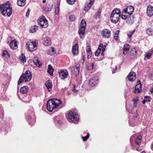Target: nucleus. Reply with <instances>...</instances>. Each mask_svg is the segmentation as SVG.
<instances>
[{
    "label": "nucleus",
    "mask_w": 153,
    "mask_h": 153,
    "mask_svg": "<svg viewBox=\"0 0 153 153\" xmlns=\"http://www.w3.org/2000/svg\"><path fill=\"white\" fill-rule=\"evenodd\" d=\"M62 102L60 99H49L47 103V108L48 110L50 112L53 111Z\"/></svg>",
    "instance_id": "nucleus-1"
},
{
    "label": "nucleus",
    "mask_w": 153,
    "mask_h": 153,
    "mask_svg": "<svg viewBox=\"0 0 153 153\" xmlns=\"http://www.w3.org/2000/svg\"><path fill=\"white\" fill-rule=\"evenodd\" d=\"M0 10L2 11V13L4 16L9 17L12 13V9L10 6L9 2L8 1L1 4Z\"/></svg>",
    "instance_id": "nucleus-2"
},
{
    "label": "nucleus",
    "mask_w": 153,
    "mask_h": 153,
    "mask_svg": "<svg viewBox=\"0 0 153 153\" xmlns=\"http://www.w3.org/2000/svg\"><path fill=\"white\" fill-rule=\"evenodd\" d=\"M34 114L33 112V109L32 107L30 108V110H28V111L25 113L26 118L29 124L31 126L34 124L35 123V119L32 118L31 117L32 115H33Z\"/></svg>",
    "instance_id": "nucleus-3"
},
{
    "label": "nucleus",
    "mask_w": 153,
    "mask_h": 153,
    "mask_svg": "<svg viewBox=\"0 0 153 153\" xmlns=\"http://www.w3.org/2000/svg\"><path fill=\"white\" fill-rule=\"evenodd\" d=\"M80 26V27L79 28L78 33L80 38L82 39L84 37L85 33V30L86 26V21L85 20L82 19L81 21Z\"/></svg>",
    "instance_id": "nucleus-4"
},
{
    "label": "nucleus",
    "mask_w": 153,
    "mask_h": 153,
    "mask_svg": "<svg viewBox=\"0 0 153 153\" xmlns=\"http://www.w3.org/2000/svg\"><path fill=\"white\" fill-rule=\"evenodd\" d=\"M68 117L72 121L75 122L78 121L79 119V116L75 111L74 110L70 111Z\"/></svg>",
    "instance_id": "nucleus-5"
},
{
    "label": "nucleus",
    "mask_w": 153,
    "mask_h": 153,
    "mask_svg": "<svg viewBox=\"0 0 153 153\" xmlns=\"http://www.w3.org/2000/svg\"><path fill=\"white\" fill-rule=\"evenodd\" d=\"M38 22L40 26L43 28L47 27L48 26V21L44 16L40 17L38 20Z\"/></svg>",
    "instance_id": "nucleus-6"
},
{
    "label": "nucleus",
    "mask_w": 153,
    "mask_h": 153,
    "mask_svg": "<svg viewBox=\"0 0 153 153\" xmlns=\"http://www.w3.org/2000/svg\"><path fill=\"white\" fill-rule=\"evenodd\" d=\"M114 11H112L111 16L110 20L111 22L116 24L118 21L120 17V15L117 13H116Z\"/></svg>",
    "instance_id": "nucleus-7"
},
{
    "label": "nucleus",
    "mask_w": 153,
    "mask_h": 153,
    "mask_svg": "<svg viewBox=\"0 0 153 153\" xmlns=\"http://www.w3.org/2000/svg\"><path fill=\"white\" fill-rule=\"evenodd\" d=\"M26 45L28 50L30 52L34 51L37 49V45L36 42H28L26 44Z\"/></svg>",
    "instance_id": "nucleus-8"
},
{
    "label": "nucleus",
    "mask_w": 153,
    "mask_h": 153,
    "mask_svg": "<svg viewBox=\"0 0 153 153\" xmlns=\"http://www.w3.org/2000/svg\"><path fill=\"white\" fill-rule=\"evenodd\" d=\"M134 10V7L133 6H129L123 10V14H126L127 13L129 15H131L133 12Z\"/></svg>",
    "instance_id": "nucleus-9"
},
{
    "label": "nucleus",
    "mask_w": 153,
    "mask_h": 153,
    "mask_svg": "<svg viewBox=\"0 0 153 153\" xmlns=\"http://www.w3.org/2000/svg\"><path fill=\"white\" fill-rule=\"evenodd\" d=\"M87 1L85 4L84 9L85 12L88 11L90 8L94 3V0H87Z\"/></svg>",
    "instance_id": "nucleus-10"
},
{
    "label": "nucleus",
    "mask_w": 153,
    "mask_h": 153,
    "mask_svg": "<svg viewBox=\"0 0 153 153\" xmlns=\"http://www.w3.org/2000/svg\"><path fill=\"white\" fill-rule=\"evenodd\" d=\"M102 34L103 37L105 38H108L111 35V32L107 29H105L102 30Z\"/></svg>",
    "instance_id": "nucleus-11"
},
{
    "label": "nucleus",
    "mask_w": 153,
    "mask_h": 153,
    "mask_svg": "<svg viewBox=\"0 0 153 153\" xmlns=\"http://www.w3.org/2000/svg\"><path fill=\"white\" fill-rule=\"evenodd\" d=\"M140 82V80H138L137 82L138 83L135 85L134 90V92L135 93H138L142 91V86Z\"/></svg>",
    "instance_id": "nucleus-12"
},
{
    "label": "nucleus",
    "mask_w": 153,
    "mask_h": 153,
    "mask_svg": "<svg viewBox=\"0 0 153 153\" xmlns=\"http://www.w3.org/2000/svg\"><path fill=\"white\" fill-rule=\"evenodd\" d=\"M137 53L136 49L135 48H133L129 52L128 56L131 59L134 58L136 56Z\"/></svg>",
    "instance_id": "nucleus-13"
},
{
    "label": "nucleus",
    "mask_w": 153,
    "mask_h": 153,
    "mask_svg": "<svg viewBox=\"0 0 153 153\" xmlns=\"http://www.w3.org/2000/svg\"><path fill=\"white\" fill-rule=\"evenodd\" d=\"M146 13L147 16L151 17L153 15V7L151 5H149L147 8Z\"/></svg>",
    "instance_id": "nucleus-14"
},
{
    "label": "nucleus",
    "mask_w": 153,
    "mask_h": 153,
    "mask_svg": "<svg viewBox=\"0 0 153 153\" xmlns=\"http://www.w3.org/2000/svg\"><path fill=\"white\" fill-rule=\"evenodd\" d=\"M43 44L46 46L50 45L51 44V39L48 37H45L43 41Z\"/></svg>",
    "instance_id": "nucleus-15"
},
{
    "label": "nucleus",
    "mask_w": 153,
    "mask_h": 153,
    "mask_svg": "<svg viewBox=\"0 0 153 153\" xmlns=\"http://www.w3.org/2000/svg\"><path fill=\"white\" fill-rule=\"evenodd\" d=\"M31 77H20L18 82V84L19 85L24 81L25 82L29 81L31 79Z\"/></svg>",
    "instance_id": "nucleus-16"
},
{
    "label": "nucleus",
    "mask_w": 153,
    "mask_h": 153,
    "mask_svg": "<svg viewBox=\"0 0 153 153\" xmlns=\"http://www.w3.org/2000/svg\"><path fill=\"white\" fill-rule=\"evenodd\" d=\"M97 82V79L96 77H91L89 80V84L91 86H93L96 85Z\"/></svg>",
    "instance_id": "nucleus-17"
},
{
    "label": "nucleus",
    "mask_w": 153,
    "mask_h": 153,
    "mask_svg": "<svg viewBox=\"0 0 153 153\" xmlns=\"http://www.w3.org/2000/svg\"><path fill=\"white\" fill-rule=\"evenodd\" d=\"M78 44L76 43L74 45L72 48V52L74 55H76L78 53Z\"/></svg>",
    "instance_id": "nucleus-18"
},
{
    "label": "nucleus",
    "mask_w": 153,
    "mask_h": 153,
    "mask_svg": "<svg viewBox=\"0 0 153 153\" xmlns=\"http://www.w3.org/2000/svg\"><path fill=\"white\" fill-rule=\"evenodd\" d=\"M45 85L47 88L48 91L50 92L51 90L52 87L51 81L50 80L47 81L45 83Z\"/></svg>",
    "instance_id": "nucleus-19"
},
{
    "label": "nucleus",
    "mask_w": 153,
    "mask_h": 153,
    "mask_svg": "<svg viewBox=\"0 0 153 153\" xmlns=\"http://www.w3.org/2000/svg\"><path fill=\"white\" fill-rule=\"evenodd\" d=\"M59 76H67L68 75V72L66 69L61 70L59 72Z\"/></svg>",
    "instance_id": "nucleus-20"
},
{
    "label": "nucleus",
    "mask_w": 153,
    "mask_h": 153,
    "mask_svg": "<svg viewBox=\"0 0 153 153\" xmlns=\"http://www.w3.org/2000/svg\"><path fill=\"white\" fill-rule=\"evenodd\" d=\"M48 67L47 72L50 76H52L53 74V69L51 65H48Z\"/></svg>",
    "instance_id": "nucleus-21"
},
{
    "label": "nucleus",
    "mask_w": 153,
    "mask_h": 153,
    "mask_svg": "<svg viewBox=\"0 0 153 153\" xmlns=\"http://www.w3.org/2000/svg\"><path fill=\"white\" fill-rule=\"evenodd\" d=\"M129 48V45L128 44L124 45L123 49V53L125 55L128 52Z\"/></svg>",
    "instance_id": "nucleus-22"
},
{
    "label": "nucleus",
    "mask_w": 153,
    "mask_h": 153,
    "mask_svg": "<svg viewBox=\"0 0 153 153\" xmlns=\"http://www.w3.org/2000/svg\"><path fill=\"white\" fill-rule=\"evenodd\" d=\"M153 53V50L149 51L148 53H147L145 55L144 59L145 60L147 59H149L151 57V56Z\"/></svg>",
    "instance_id": "nucleus-23"
},
{
    "label": "nucleus",
    "mask_w": 153,
    "mask_h": 153,
    "mask_svg": "<svg viewBox=\"0 0 153 153\" xmlns=\"http://www.w3.org/2000/svg\"><path fill=\"white\" fill-rule=\"evenodd\" d=\"M26 3V0H17V4L19 6H24L25 5Z\"/></svg>",
    "instance_id": "nucleus-24"
},
{
    "label": "nucleus",
    "mask_w": 153,
    "mask_h": 153,
    "mask_svg": "<svg viewBox=\"0 0 153 153\" xmlns=\"http://www.w3.org/2000/svg\"><path fill=\"white\" fill-rule=\"evenodd\" d=\"M10 48L12 49H16L17 47L16 42L13 40L10 42Z\"/></svg>",
    "instance_id": "nucleus-25"
},
{
    "label": "nucleus",
    "mask_w": 153,
    "mask_h": 153,
    "mask_svg": "<svg viewBox=\"0 0 153 153\" xmlns=\"http://www.w3.org/2000/svg\"><path fill=\"white\" fill-rule=\"evenodd\" d=\"M86 52L87 56V58L88 59L90 58L91 56V51L90 46H88L87 47Z\"/></svg>",
    "instance_id": "nucleus-26"
},
{
    "label": "nucleus",
    "mask_w": 153,
    "mask_h": 153,
    "mask_svg": "<svg viewBox=\"0 0 153 153\" xmlns=\"http://www.w3.org/2000/svg\"><path fill=\"white\" fill-rule=\"evenodd\" d=\"M142 139V137L140 136H138L135 140V143L137 145H139L140 144L141 140Z\"/></svg>",
    "instance_id": "nucleus-27"
},
{
    "label": "nucleus",
    "mask_w": 153,
    "mask_h": 153,
    "mask_svg": "<svg viewBox=\"0 0 153 153\" xmlns=\"http://www.w3.org/2000/svg\"><path fill=\"white\" fill-rule=\"evenodd\" d=\"M20 92L23 94L26 93L28 90V87L27 86H25L21 88Z\"/></svg>",
    "instance_id": "nucleus-28"
},
{
    "label": "nucleus",
    "mask_w": 153,
    "mask_h": 153,
    "mask_svg": "<svg viewBox=\"0 0 153 153\" xmlns=\"http://www.w3.org/2000/svg\"><path fill=\"white\" fill-rule=\"evenodd\" d=\"M31 74L30 71L29 70L25 71V73H23L21 76H31Z\"/></svg>",
    "instance_id": "nucleus-29"
},
{
    "label": "nucleus",
    "mask_w": 153,
    "mask_h": 153,
    "mask_svg": "<svg viewBox=\"0 0 153 153\" xmlns=\"http://www.w3.org/2000/svg\"><path fill=\"white\" fill-rule=\"evenodd\" d=\"M38 27L36 25L32 26L30 28V31L31 33H34L38 30Z\"/></svg>",
    "instance_id": "nucleus-30"
},
{
    "label": "nucleus",
    "mask_w": 153,
    "mask_h": 153,
    "mask_svg": "<svg viewBox=\"0 0 153 153\" xmlns=\"http://www.w3.org/2000/svg\"><path fill=\"white\" fill-rule=\"evenodd\" d=\"M119 33V31L116 30L114 32V38L116 40H118V35Z\"/></svg>",
    "instance_id": "nucleus-31"
},
{
    "label": "nucleus",
    "mask_w": 153,
    "mask_h": 153,
    "mask_svg": "<svg viewBox=\"0 0 153 153\" xmlns=\"http://www.w3.org/2000/svg\"><path fill=\"white\" fill-rule=\"evenodd\" d=\"M59 3H58L57 4V6L55 8V13L56 14L58 15L59 11Z\"/></svg>",
    "instance_id": "nucleus-32"
},
{
    "label": "nucleus",
    "mask_w": 153,
    "mask_h": 153,
    "mask_svg": "<svg viewBox=\"0 0 153 153\" xmlns=\"http://www.w3.org/2000/svg\"><path fill=\"white\" fill-rule=\"evenodd\" d=\"M20 59L21 61L24 63H25L26 62V58L25 55L23 54H22L21 56Z\"/></svg>",
    "instance_id": "nucleus-33"
},
{
    "label": "nucleus",
    "mask_w": 153,
    "mask_h": 153,
    "mask_svg": "<svg viewBox=\"0 0 153 153\" xmlns=\"http://www.w3.org/2000/svg\"><path fill=\"white\" fill-rule=\"evenodd\" d=\"M146 33L149 35L152 33V30L150 28H148L146 30Z\"/></svg>",
    "instance_id": "nucleus-34"
},
{
    "label": "nucleus",
    "mask_w": 153,
    "mask_h": 153,
    "mask_svg": "<svg viewBox=\"0 0 153 153\" xmlns=\"http://www.w3.org/2000/svg\"><path fill=\"white\" fill-rule=\"evenodd\" d=\"M129 124L132 126H134L135 125L137 124L136 123H135L134 120L132 122L130 119L129 120Z\"/></svg>",
    "instance_id": "nucleus-35"
},
{
    "label": "nucleus",
    "mask_w": 153,
    "mask_h": 153,
    "mask_svg": "<svg viewBox=\"0 0 153 153\" xmlns=\"http://www.w3.org/2000/svg\"><path fill=\"white\" fill-rule=\"evenodd\" d=\"M54 49L53 48H52L48 52V53L49 54L52 55L53 54V52L54 51Z\"/></svg>",
    "instance_id": "nucleus-36"
},
{
    "label": "nucleus",
    "mask_w": 153,
    "mask_h": 153,
    "mask_svg": "<svg viewBox=\"0 0 153 153\" xmlns=\"http://www.w3.org/2000/svg\"><path fill=\"white\" fill-rule=\"evenodd\" d=\"M90 136V134H88L85 137H82V138L84 141H85L87 140Z\"/></svg>",
    "instance_id": "nucleus-37"
},
{
    "label": "nucleus",
    "mask_w": 153,
    "mask_h": 153,
    "mask_svg": "<svg viewBox=\"0 0 153 153\" xmlns=\"http://www.w3.org/2000/svg\"><path fill=\"white\" fill-rule=\"evenodd\" d=\"M136 74L133 71H131L127 76H136Z\"/></svg>",
    "instance_id": "nucleus-38"
},
{
    "label": "nucleus",
    "mask_w": 153,
    "mask_h": 153,
    "mask_svg": "<svg viewBox=\"0 0 153 153\" xmlns=\"http://www.w3.org/2000/svg\"><path fill=\"white\" fill-rule=\"evenodd\" d=\"M2 55L3 56H5L6 55H7L8 57H10V54L8 53L7 51L6 50H4L3 51Z\"/></svg>",
    "instance_id": "nucleus-39"
},
{
    "label": "nucleus",
    "mask_w": 153,
    "mask_h": 153,
    "mask_svg": "<svg viewBox=\"0 0 153 153\" xmlns=\"http://www.w3.org/2000/svg\"><path fill=\"white\" fill-rule=\"evenodd\" d=\"M145 98L146 99L143 100L142 102V103L144 104H145V103L146 102H147V101H150V100L149 99L148 100H147V98H149V96H146L145 97Z\"/></svg>",
    "instance_id": "nucleus-40"
},
{
    "label": "nucleus",
    "mask_w": 153,
    "mask_h": 153,
    "mask_svg": "<svg viewBox=\"0 0 153 153\" xmlns=\"http://www.w3.org/2000/svg\"><path fill=\"white\" fill-rule=\"evenodd\" d=\"M67 2L69 4H73L75 2V0H66Z\"/></svg>",
    "instance_id": "nucleus-41"
},
{
    "label": "nucleus",
    "mask_w": 153,
    "mask_h": 153,
    "mask_svg": "<svg viewBox=\"0 0 153 153\" xmlns=\"http://www.w3.org/2000/svg\"><path fill=\"white\" fill-rule=\"evenodd\" d=\"M35 64L37 66L39 67L41 65V63H40V61L38 60H36L34 62Z\"/></svg>",
    "instance_id": "nucleus-42"
},
{
    "label": "nucleus",
    "mask_w": 153,
    "mask_h": 153,
    "mask_svg": "<svg viewBox=\"0 0 153 153\" xmlns=\"http://www.w3.org/2000/svg\"><path fill=\"white\" fill-rule=\"evenodd\" d=\"M69 19L71 21H74L75 19V17L74 15H71L69 17Z\"/></svg>",
    "instance_id": "nucleus-43"
},
{
    "label": "nucleus",
    "mask_w": 153,
    "mask_h": 153,
    "mask_svg": "<svg viewBox=\"0 0 153 153\" xmlns=\"http://www.w3.org/2000/svg\"><path fill=\"white\" fill-rule=\"evenodd\" d=\"M136 77H127V79L130 81L133 82L135 79Z\"/></svg>",
    "instance_id": "nucleus-44"
},
{
    "label": "nucleus",
    "mask_w": 153,
    "mask_h": 153,
    "mask_svg": "<svg viewBox=\"0 0 153 153\" xmlns=\"http://www.w3.org/2000/svg\"><path fill=\"white\" fill-rule=\"evenodd\" d=\"M102 11L100 9H99L98 11V13H97V15H96V16L95 18H99L101 12Z\"/></svg>",
    "instance_id": "nucleus-45"
},
{
    "label": "nucleus",
    "mask_w": 153,
    "mask_h": 153,
    "mask_svg": "<svg viewBox=\"0 0 153 153\" xmlns=\"http://www.w3.org/2000/svg\"><path fill=\"white\" fill-rule=\"evenodd\" d=\"M113 11H115V13L120 15L121 10L120 9L116 8Z\"/></svg>",
    "instance_id": "nucleus-46"
},
{
    "label": "nucleus",
    "mask_w": 153,
    "mask_h": 153,
    "mask_svg": "<svg viewBox=\"0 0 153 153\" xmlns=\"http://www.w3.org/2000/svg\"><path fill=\"white\" fill-rule=\"evenodd\" d=\"M58 117L56 116L55 117V121L57 122L58 124H60L62 123V121L60 120H57L56 119H57Z\"/></svg>",
    "instance_id": "nucleus-47"
},
{
    "label": "nucleus",
    "mask_w": 153,
    "mask_h": 153,
    "mask_svg": "<svg viewBox=\"0 0 153 153\" xmlns=\"http://www.w3.org/2000/svg\"><path fill=\"white\" fill-rule=\"evenodd\" d=\"M100 51H101L100 49H98L97 50V51L95 52V55L96 56H98L99 54Z\"/></svg>",
    "instance_id": "nucleus-48"
},
{
    "label": "nucleus",
    "mask_w": 153,
    "mask_h": 153,
    "mask_svg": "<svg viewBox=\"0 0 153 153\" xmlns=\"http://www.w3.org/2000/svg\"><path fill=\"white\" fill-rule=\"evenodd\" d=\"M121 17L122 19L124 20H126L127 18V16L124 15L123 14V12L122 13Z\"/></svg>",
    "instance_id": "nucleus-49"
},
{
    "label": "nucleus",
    "mask_w": 153,
    "mask_h": 153,
    "mask_svg": "<svg viewBox=\"0 0 153 153\" xmlns=\"http://www.w3.org/2000/svg\"><path fill=\"white\" fill-rule=\"evenodd\" d=\"M134 30L131 32H130L129 33H128V36L129 38H130L131 37L132 35L134 33Z\"/></svg>",
    "instance_id": "nucleus-50"
},
{
    "label": "nucleus",
    "mask_w": 153,
    "mask_h": 153,
    "mask_svg": "<svg viewBox=\"0 0 153 153\" xmlns=\"http://www.w3.org/2000/svg\"><path fill=\"white\" fill-rule=\"evenodd\" d=\"M76 86L74 85H73V89L72 91L74 93L77 92L78 90L76 89Z\"/></svg>",
    "instance_id": "nucleus-51"
},
{
    "label": "nucleus",
    "mask_w": 153,
    "mask_h": 153,
    "mask_svg": "<svg viewBox=\"0 0 153 153\" xmlns=\"http://www.w3.org/2000/svg\"><path fill=\"white\" fill-rule=\"evenodd\" d=\"M30 11V9H28L27 12L26 13V16L27 17H28L29 16Z\"/></svg>",
    "instance_id": "nucleus-52"
},
{
    "label": "nucleus",
    "mask_w": 153,
    "mask_h": 153,
    "mask_svg": "<svg viewBox=\"0 0 153 153\" xmlns=\"http://www.w3.org/2000/svg\"><path fill=\"white\" fill-rule=\"evenodd\" d=\"M105 48H103L102 50L101 56H103L104 55V52L105 51Z\"/></svg>",
    "instance_id": "nucleus-53"
},
{
    "label": "nucleus",
    "mask_w": 153,
    "mask_h": 153,
    "mask_svg": "<svg viewBox=\"0 0 153 153\" xmlns=\"http://www.w3.org/2000/svg\"><path fill=\"white\" fill-rule=\"evenodd\" d=\"M138 115H139L138 114H137V113L135 114L134 115H133L134 119L135 120V118L136 119H137V117L138 116Z\"/></svg>",
    "instance_id": "nucleus-54"
},
{
    "label": "nucleus",
    "mask_w": 153,
    "mask_h": 153,
    "mask_svg": "<svg viewBox=\"0 0 153 153\" xmlns=\"http://www.w3.org/2000/svg\"><path fill=\"white\" fill-rule=\"evenodd\" d=\"M103 48V44H100V45L98 49H100V51H101V49H102Z\"/></svg>",
    "instance_id": "nucleus-55"
},
{
    "label": "nucleus",
    "mask_w": 153,
    "mask_h": 153,
    "mask_svg": "<svg viewBox=\"0 0 153 153\" xmlns=\"http://www.w3.org/2000/svg\"><path fill=\"white\" fill-rule=\"evenodd\" d=\"M91 65L90 64L88 66V70H91L93 68V67H92V66H91Z\"/></svg>",
    "instance_id": "nucleus-56"
},
{
    "label": "nucleus",
    "mask_w": 153,
    "mask_h": 153,
    "mask_svg": "<svg viewBox=\"0 0 153 153\" xmlns=\"http://www.w3.org/2000/svg\"><path fill=\"white\" fill-rule=\"evenodd\" d=\"M85 57L84 55H82V59L83 60V63H84V62L85 59Z\"/></svg>",
    "instance_id": "nucleus-57"
},
{
    "label": "nucleus",
    "mask_w": 153,
    "mask_h": 153,
    "mask_svg": "<svg viewBox=\"0 0 153 153\" xmlns=\"http://www.w3.org/2000/svg\"><path fill=\"white\" fill-rule=\"evenodd\" d=\"M74 69H76L77 70V71H79V68L78 67L75 66V68H74Z\"/></svg>",
    "instance_id": "nucleus-58"
},
{
    "label": "nucleus",
    "mask_w": 153,
    "mask_h": 153,
    "mask_svg": "<svg viewBox=\"0 0 153 153\" xmlns=\"http://www.w3.org/2000/svg\"><path fill=\"white\" fill-rule=\"evenodd\" d=\"M117 66L116 65L115 66V69H113V71H112V73H114L115 72V70H117Z\"/></svg>",
    "instance_id": "nucleus-59"
},
{
    "label": "nucleus",
    "mask_w": 153,
    "mask_h": 153,
    "mask_svg": "<svg viewBox=\"0 0 153 153\" xmlns=\"http://www.w3.org/2000/svg\"><path fill=\"white\" fill-rule=\"evenodd\" d=\"M137 102H134V107H135L136 106L137 103Z\"/></svg>",
    "instance_id": "nucleus-60"
},
{
    "label": "nucleus",
    "mask_w": 153,
    "mask_h": 153,
    "mask_svg": "<svg viewBox=\"0 0 153 153\" xmlns=\"http://www.w3.org/2000/svg\"><path fill=\"white\" fill-rule=\"evenodd\" d=\"M71 94V92L70 91H67V95H69Z\"/></svg>",
    "instance_id": "nucleus-61"
},
{
    "label": "nucleus",
    "mask_w": 153,
    "mask_h": 153,
    "mask_svg": "<svg viewBox=\"0 0 153 153\" xmlns=\"http://www.w3.org/2000/svg\"><path fill=\"white\" fill-rule=\"evenodd\" d=\"M133 100L134 102H137V99H133Z\"/></svg>",
    "instance_id": "nucleus-62"
},
{
    "label": "nucleus",
    "mask_w": 153,
    "mask_h": 153,
    "mask_svg": "<svg viewBox=\"0 0 153 153\" xmlns=\"http://www.w3.org/2000/svg\"><path fill=\"white\" fill-rule=\"evenodd\" d=\"M42 2L43 3H45L46 2V0H43L42 1Z\"/></svg>",
    "instance_id": "nucleus-63"
},
{
    "label": "nucleus",
    "mask_w": 153,
    "mask_h": 153,
    "mask_svg": "<svg viewBox=\"0 0 153 153\" xmlns=\"http://www.w3.org/2000/svg\"><path fill=\"white\" fill-rule=\"evenodd\" d=\"M151 149L153 150V144L152 145V146L151 147Z\"/></svg>",
    "instance_id": "nucleus-64"
}]
</instances>
